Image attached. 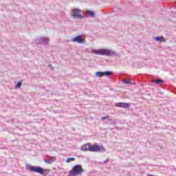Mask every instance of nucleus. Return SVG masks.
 I'll return each instance as SVG.
<instances>
[{
  "label": "nucleus",
  "mask_w": 176,
  "mask_h": 176,
  "mask_svg": "<svg viewBox=\"0 0 176 176\" xmlns=\"http://www.w3.org/2000/svg\"><path fill=\"white\" fill-rule=\"evenodd\" d=\"M155 41L156 42H166V40L162 36H156Z\"/></svg>",
  "instance_id": "f8f14e48"
},
{
  "label": "nucleus",
  "mask_w": 176,
  "mask_h": 176,
  "mask_svg": "<svg viewBox=\"0 0 176 176\" xmlns=\"http://www.w3.org/2000/svg\"><path fill=\"white\" fill-rule=\"evenodd\" d=\"M102 73H103V76H108L109 75H111V74H112V72L105 71V72H102Z\"/></svg>",
  "instance_id": "dca6fc26"
},
{
  "label": "nucleus",
  "mask_w": 176,
  "mask_h": 176,
  "mask_svg": "<svg viewBox=\"0 0 176 176\" xmlns=\"http://www.w3.org/2000/svg\"><path fill=\"white\" fill-rule=\"evenodd\" d=\"M75 160V158L74 157H69L66 159V163H71V162H74Z\"/></svg>",
  "instance_id": "f3484780"
},
{
  "label": "nucleus",
  "mask_w": 176,
  "mask_h": 176,
  "mask_svg": "<svg viewBox=\"0 0 176 176\" xmlns=\"http://www.w3.org/2000/svg\"><path fill=\"white\" fill-rule=\"evenodd\" d=\"M131 83H132L131 85H135V82H133H133H131Z\"/></svg>",
  "instance_id": "5701e85b"
},
{
  "label": "nucleus",
  "mask_w": 176,
  "mask_h": 176,
  "mask_svg": "<svg viewBox=\"0 0 176 176\" xmlns=\"http://www.w3.org/2000/svg\"><path fill=\"white\" fill-rule=\"evenodd\" d=\"M72 16L73 19H84L82 16V10L79 8H74L72 10Z\"/></svg>",
  "instance_id": "39448f33"
},
{
  "label": "nucleus",
  "mask_w": 176,
  "mask_h": 176,
  "mask_svg": "<svg viewBox=\"0 0 176 176\" xmlns=\"http://www.w3.org/2000/svg\"><path fill=\"white\" fill-rule=\"evenodd\" d=\"M92 53L99 56H106L107 57H113V56H118L116 52L109 49L92 50Z\"/></svg>",
  "instance_id": "f03ea898"
},
{
  "label": "nucleus",
  "mask_w": 176,
  "mask_h": 176,
  "mask_svg": "<svg viewBox=\"0 0 176 176\" xmlns=\"http://www.w3.org/2000/svg\"><path fill=\"white\" fill-rule=\"evenodd\" d=\"M50 160L51 161V163L53 162H56V157H52Z\"/></svg>",
  "instance_id": "aec40b11"
},
{
  "label": "nucleus",
  "mask_w": 176,
  "mask_h": 176,
  "mask_svg": "<svg viewBox=\"0 0 176 176\" xmlns=\"http://www.w3.org/2000/svg\"><path fill=\"white\" fill-rule=\"evenodd\" d=\"M85 173V169L82 168V165L77 164L74 166L69 172V176L82 175Z\"/></svg>",
  "instance_id": "7ed1b4c3"
},
{
  "label": "nucleus",
  "mask_w": 176,
  "mask_h": 176,
  "mask_svg": "<svg viewBox=\"0 0 176 176\" xmlns=\"http://www.w3.org/2000/svg\"><path fill=\"white\" fill-rule=\"evenodd\" d=\"M43 161H44L45 163H47V164H52V162H51L50 160L45 159Z\"/></svg>",
  "instance_id": "a211bd4d"
},
{
  "label": "nucleus",
  "mask_w": 176,
  "mask_h": 176,
  "mask_svg": "<svg viewBox=\"0 0 176 176\" xmlns=\"http://www.w3.org/2000/svg\"><path fill=\"white\" fill-rule=\"evenodd\" d=\"M26 168L31 173H36L37 174H41V175L45 174V169L41 166L27 165Z\"/></svg>",
  "instance_id": "20e7f679"
},
{
  "label": "nucleus",
  "mask_w": 176,
  "mask_h": 176,
  "mask_svg": "<svg viewBox=\"0 0 176 176\" xmlns=\"http://www.w3.org/2000/svg\"><path fill=\"white\" fill-rule=\"evenodd\" d=\"M122 79H124L122 80V83H124L125 85H132L131 81L127 80H124V79H129V78H127V75L126 74H122L121 76Z\"/></svg>",
  "instance_id": "1a4fd4ad"
},
{
  "label": "nucleus",
  "mask_w": 176,
  "mask_h": 176,
  "mask_svg": "<svg viewBox=\"0 0 176 176\" xmlns=\"http://www.w3.org/2000/svg\"><path fill=\"white\" fill-rule=\"evenodd\" d=\"M95 75L97 78H102L104 76L102 72H97L95 73Z\"/></svg>",
  "instance_id": "ddd939ff"
},
{
  "label": "nucleus",
  "mask_w": 176,
  "mask_h": 176,
  "mask_svg": "<svg viewBox=\"0 0 176 176\" xmlns=\"http://www.w3.org/2000/svg\"><path fill=\"white\" fill-rule=\"evenodd\" d=\"M87 15L89 16V17L94 19V17H96V12H94V11L89 10H87Z\"/></svg>",
  "instance_id": "9b49d317"
},
{
  "label": "nucleus",
  "mask_w": 176,
  "mask_h": 176,
  "mask_svg": "<svg viewBox=\"0 0 176 176\" xmlns=\"http://www.w3.org/2000/svg\"><path fill=\"white\" fill-rule=\"evenodd\" d=\"M23 86V82L22 81H19L17 84L15 85L14 89H20Z\"/></svg>",
  "instance_id": "4468645a"
},
{
  "label": "nucleus",
  "mask_w": 176,
  "mask_h": 176,
  "mask_svg": "<svg viewBox=\"0 0 176 176\" xmlns=\"http://www.w3.org/2000/svg\"><path fill=\"white\" fill-rule=\"evenodd\" d=\"M36 43L38 45H49V38L47 37H40L38 38H36Z\"/></svg>",
  "instance_id": "423d86ee"
},
{
  "label": "nucleus",
  "mask_w": 176,
  "mask_h": 176,
  "mask_svg": "<svg viewBox=\"0 0 176 176\" xmlns=\"http://www.w3.org/2000/svg\"><path fill=\"white\" fill-rule=\"evenodd\" d=\"M108 124H116V122H115V120H112L111 118L108 119V122H107Z\"/></svg>",
  "instance_id": "2eb2a0df"
},
{
  "label": "nucleus",
  "mask_w": 176,
  "mask_h": 176,
  "mask_svg": "<svg viewBox=\"0 0 176 176\" xmlns=\"http://www.w3.org/2000/svg\"><path fill=\"white\" fill-rule=\"evenodd\" d=\"M49 68H50V69H54V68L53 67V66L52 65H48Z\"/></svg>",
  "instance_id": "412c9836"
},
{
  "label": "nucleus",
  "mask_w": 176,
  "mask_h": 176,
  "mask_svg": "<svg viewBox=\"0 0 176 176\" xmlns=\"http://www.w3.org/2000/svg\"><path fill=\"white\" fill-rule=\"evenodd\" d=\"M72 42H75L76 43H85V38H83L82 35H78L74 37L72 40Z\"/></svg>",
  "instance_id": "0eeeda50"
},
{
  "label": "nucleus",
  "mask_w": 176,
  "mask_h": 176,
  "mask_svg": "<svg viewBox=\"0 0 176 176\" xmlns=\"http://www.w3.org/2000/svg\"><path fill=\"white\" fill-rule=\"evenodd\" d=\"M107 162H108V159H106V160L103 162V164L107 163Z\"/></svg>",
  "instance_id": "4be33fe9"
},
{
  "label": "nucleus",
  "mask_w": 176,
  "mask_h": 176,
  "mask_svg": "<svg viewBox=\"0 0 176 176\" xmlns=\"http://www.w3.org/2000/svg\"><path fill=\"white\" fill-rule=\"evenodd\" d=\"M81 151H83L84 152H105L107 148L103 146H100L97 144L91 146V144L87 143L81 146Z\"/></svg>",
  "instance_id": "f257e3e1"
},
{
  "label": "nucleus",
  "mask_w": 176,
  "mask_h": 176,
  "mask_svg": "<svg viewBox=\"0 0 176 176\" xmlns=\"http://www.w3.org/2000/svg\"><path fill=\"white\" fill-rule=\"evenodd\" d=\"M153 83H155V85H163V83H164V80L162 78H155L153 80Z\"/></svg>",
  "instance_id": "9d476101"
},
{
  "label": "nucleus",
  "mask_w": 176,
  "mask_h": 176,
  "mask_svg": "<svg viewBox=\"0 0 176 176\" xmlns=\"http://www.w3.org/2000/svg\"><path fill=\"white\" fill-rule=\"evenodd\" d=\"M105 119L109 120V116H106L104 117L101 118V120H105Z\"/></svg>",
  "instance_id": "6ab92c4d"
},
{
  "label": "nucleus",
  "mask_w": 176,
  "mask_h": 176,
  "mask_svg": "<svg viewBox=\"0 0 176 176\" xmlns=\"http://www.w3.org/2000/svg\"><path fill=\"white\" fill-rule=\"evenodd\" d=\"M116 107H118V108H124L125 109H127L128 108H130V104L120 102L116 104Z\"/></svg>",
  "instance_id": "6e6552de"
}]
</instances>
